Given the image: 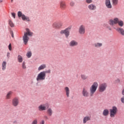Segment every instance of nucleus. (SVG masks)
I'll list each match as a JSON object with an SVG mask.
<instances>
[{
    "mask_svg": "<svg viewBox=\"0 0 124 124\" xmlns=\"http://www.w3.org/2000/svg\"><path fill=\"white\" fill-rule=\"evenodd\" d=\"M12 105L14 107H17V105H19V99L17 97L14 98L12 100Z\"/></svg>",
    "mask_w": 124,
    "mask_h": 124,
    "instance_id": "obj_12",
    "label": "nucleus"
},
{
    "mask_svg": "<svg viewBox=\"0 0 124 124\" xmlns=\"http://www.w3.org/2000/svg\"><path fill=\"white\" fill-rule=\"evenodd\" d=\"M14 124H17V122L16 121H14Z\"/></svg>",
    "mask_w": 124,
    "mask_h": 124,
    "instance_id": "obj_45",
    "label": "nucleus"
},
{
    "mask_svg": "<svg viewBox=\"0 0 124 124\" xmlns=\"http://www.w3.org/2000/svg\"><path fill=\"white\" fill-rule=\"evenodd\" d=\"M105 4L108 8H111L112 7L110 0H106Z\"/></svg>",
    "mask_w": 124,
    "mask_h": 124,
    "instance_id": "obj_18",
    "label": "nucleus"
},
{
    "mask_svg": "<svg viewBox=\"0 0 124 124\" xmlns=\"http://www.w3.org/2000/svg\"><path fill=\"white\" fill-rule=\"evenodd\" d=\"M0 2H2V1H0Z\"/></svg>",
    "mask_w": 124,
    "mask_h": 124,
    "instance_id": "obj_49",
    "label": "nucleus"
},
{
    "mask_svg": "<svg viewBox=\"0 0 124 124\" xmlns=\"http://www.w3.org/2000/svg\"><path fill=\"white\" fill-rule=\"evenodd\" d=\"M52 27L54 29H61L62 27V23H58L57 22H54L52 24Z\"/></svg>",
    "mask_w": 124,
    "mask_h": 124,
    "instance_id": "obj_10",
    "label": "nucleus"
},
{
    "mask_svg": "<svg viewBox=\"0 0 124 124\" xmlns=\"http://www.w3.org/2000/svg\"><path fill=\"white\" fill-rule=\"evenodd\" d=\"M48 107H49L48 104H42L38 107V109L40 111H45Z\"/></svg>",
    "mask_w": 124,
    "mask_h": 124,
    "instance_id": "obj_9",
    "label": "nucleus"
},
{
    "mask_svg": "<svg viewBox=\"0 0 124 124\" xmlns=\"http://www.w3.org/2000/svg\"><path fill=\"white\" fill-rule=\"evenodd\" d=\"M82 94L84 97H89L90 96V93H89V90L88 88L84 87L82 89Z\"/></svg>",
    "mask_w": 124,
    "mask_h": 124,
    "instance_id": "obj_7",
    "label": "nucleus"
},
{
    "mask_svg": "<svg viewBox=\"0 0 124 124\" xmlns=\"http://www.w3.org/2000/svg\"><path fill=\"white\" fill-rule=\"evenodd\" d=\"M118 82H120V79H117Z\"/></svg>",
    "mask_w": 124,
    "mask_h": 124,
    "instance_id": "obj_47",
    "label": "nucleus"
},
{
    "mask_svg": "<svg viewBox=\"0 0 124 124\" xmlns=\"http://www.w3.org/2000/svg\"><path fill=\"white\" fill-rule=\"evenodd\" d=\"M70 4L71 6H74V4H75V3H74V2L72 1L70 2Z\"/></svg>",
    "mask_w": 124,
    "mask_h": 124,
    "instance_id": "obj_40",
    "label": "nucleus"
},
{
    "mask_svg": "<svg viewBox=\"0 0 124 124\" xmlns=\"http://www.w3.org/2000/svg\"><path fill=\"white\" fill-rule=\"evenodd\" d=\"M117 31L120 33V34H121V35H123L124 36V30L123 28H118L116 29Z\"/></svg>",
    "mask_w": 124,
    "mask_h": 124,
    "instance_id": "obj_17",
    "label": "nucleus"
},
{
    "mask_svg": "<svg viewBox=\"0 0 124 124\" xmlns=\"http://www.w3.org/2000/svg\"><path fill=\"white\" fill-rule=\"evenodd\" d=\"M9 25L10 26V27H11L12 28L14 27V24L13 23L12 21L9 20Z\"/></svg>",
    "mask_w": 124,
    "mask_h": 124,
    "instance_id": "obj_32",
    "label": "nucleus"
},
{
    "mask_svg": "<svg viewBox=\"0 0 124 124\" xmlns=\"http://www.w3.org/2000/svg\"><path fill=\"white\" fill-rule=\"evenodd\" d=\"M102 46V43H96L93 44V46L96 47V48H99V47H101Z\"/></svg>",
    "mask_w": 124,
    "mask_h": 124,
    "instance_id": "obj_24",
    "label": "nucleus"
},
{
    "mask_svg": "<svg viewBox=\"0 0 124 124\" xmlns=\"http://www.w3.org/2000/svg\"><path fill=\"white\" fill-rule=\"evenodd\" d=\"M60 7L62 10H64L66 8V4L64 1L61 0L60 2Z\"/></svg>",
    "mask_w": 124,
    "mask_h": 124,
    "instance_id": "obj_13",
    "label": "nucleus"
},
{
    "mask_svg": "<svg viewBox=\"0 0 124 124\" xmlns=\"http://www.w3.org/2000/svg\"><path fill=\"white\" fill-rule=\"evenodd\" d=\"M70 28H68L65 29L64 30H62L60 31L61 34H65L66 38L69 36V34L70 33Z\"/></svg>",
    "mask_w": 124,
    "mask_h": 124,
    "instance_id": "obj_6",
    "label": "nucleus"
},
{
    "mask_svg": "<svg viewBox=\"0 0 124 124\" xmlns=\"http://www.w3.org/2000/svg\"><path fill=\"white\" fill-rule=\"evenodd\" d=\"M12 15L13 17L14 18V19H15V16H16V14L14 13H12Z\"/></svg>",
    "mask_w": 124,
    "mask_h": 124,
    "instance_id": "obj_41",
    "label": "nucleus"
},
{
    "mask_svg": "<svg viewBox=\"0 0 124 124\" xmlns=\"http://www.w3.org/2000/svg\"><path fill=\"white\" fill-rule=\"evenodd\" d=\"M38 123V121L37 119H34L31 123V124H37Z\"/></svg>",
    "mask_w": 124,
    "mask_h": 124,
    "instance_id": "obj_34",
    "label": "nucleus"
},
{
    "mask_svg": "<svg viewBox=\"0 0 124 124\" xmlns=\"http://www.w3.org/2000/svg\"><path fill=\"white\" fill-rule=\"evenodd\" d=\"M107 88V83H101L99 86V92L100 93H103V92H105Z\"/></svg>",
    "mask_w": 124,
    "mask_h": 124,
    "instance_id": "obj_5",
    "label": "nucleus"
},
{
    "mask_svg": "<svg viewBox=\"0 0 124 124\" xmlns=\"http://www.w3.org/2000/svg\"><path fill=\"white\" fill-rule=\"evenodd\" d=\"M11 34L12 37H14V34H13V32H11Z\"/></svg>",
    "mask_w": 124,
    "mask_h": 124,
    "instance_id": "obj_43",
    "label": "nucleus"
},
{
    "mask_svg": "<svg viewBox=\"0 0 124 124\" xmlns=\"http://www.w3.org/2000/svg\"><path fill=\"white\" fill-rule=\"evenodd\" d=\"M109 31H111V28H109Z\"/></svg>",
    "mask_w": 124,
    "mask_h": 124,
    "instance_id": "obj_48",
    "label": "nucleus"
},
{
    "mask_svg": "<svg viewBox=\"0 0 124 124\" xmlns=\"http://www.w3.org/2000/svg\"><path fill=\"white\" fill-rule=\"evenodd\" d=\"M88 121H91V116H86L83 118V124H86Z\"/></svg>",
    "mask_w": 124,
    "mask_h": 124,
    "instance_id": "obj_20",
    "label": "nucleus"
},
{
    "mask_svg": "<svg viewBox=\"0 0 124 124\" xmlns=\"http://www.w3.org/2000/svg\"><path fill=\"white\" fill-rule=\"evenodd\" d=\"M44 118L45 119H46V120H48V117H47V116H45Z\"/></svg>",
    "mask_w": 124,
    "mask_h": 124,
    "instance_id": "obj_44",
    "label": "nucleus"
},
{
    "mask_svg": "<svg viewBox=\"0 0 124 124\" xmlns=\"http://www.w3.org/2000/svg\"><path fill=\"white\" fill-rule=\"evenodd\" d=\"M45 68H46V64H43L41 65L38 68V71H40V70H43Z\"/></svg>",
    "mask_w": 124,
    "mask_h": 124,
    "instance_id": "obj_21",
    "label": "nucleus"
},
{
    "mask_svg": "<svg viewBox=\"0 0 124 124\" xmlns=\"http://www.w3.org/2000/svg\"><path fill=\"white\" fill-rule=\"evenodd\" d=\"M10 56V53L8 52L7 53V58H9Z\"/></svg>",
    "mask_w": 124,
    "mask_h": 124,
    "instance_id": "obj_42",
    "label": "nucleus"
},
{
    "mask_svg": "<svg viewBox=\"0 0 124 124\" xmlns=\"http://www.w3.org/2000/svg\"><path fill=\"white\" fill-rule=\"evenodd\" d=\"M26 56L29 58H31V51L28 52L27 53Z\"/></svg>",
    "mask_w": 124,
    "mask_h": 124,
    "instance_id": "obj_31",
    "label": "nucleus"
},
{
    "mask_svg": "<svg viewBox=\"0 0 124 124\" xmlns=\"http://www.w3.org/2000/svg\"><path fill=\"white\" fill-rule=\"evenodd\" d=\"M11 94H12V92L10 91L9 93H8L6 96V99H10V98L11 97Z\"/></svg>",
    "mask_w": 124,
    "mask_h": 124,
    "instance_id": "obj_25",
    "label": "nucleus"
},
{
    "mask_svg": "<svg viewBox=\"0 0 124 124\" xmlns=\"http://www.w3.org/2000/svg\"><path fill=\"white\" fill-rule=\"evenodd\" d=\"M47 112L48 116H52L53 115V110L51 108H49L47 109Z\"/></svg>",
    "mask_w": 124,
    "mask_h": 124,
    "instance_id": "obj_23",
    "label": "nucleus"
},
{
    "mask_svg": "<svg viewBox=\"0 0 124 124\" xmlns=\"http://www.w3.org/2000/svg\"><path fill=\"white\" fill-rule=\"evenodd\" d=\"M17 60L19 62H23V57L21 56V55H18L17 57Z\"/></svg>",
    "mask_w": 124,
    "mask_h": 124,
    "instance_id": "obj_28",
    "label": "nucleus"
},
{
    "mask_svg": "<svg viewBox=\"0 0 124 124\" xmlns=\"http://www.w3.org/2000/svg\"><path fill=\"white\" fill-rule=\"evenodd\" d=\"M113 5H117L118 4V0H112Z\"/></svg>",
    "mask_w": 124,
    "mask_h": 124,
    "instance_id": "obj_33",
    "label": "nucleus"
},
{
    "mask_svg": "<svg viewBox=\"0 0 124 124\" xmlns=\"http://www.w3.org/2000/svg\"><path fill=\"white\" fill-rule=\"evenodd\" d=\"M45 124V121L44 120H42L40 122V124Z\"/></svg>",
    "mask_w": 124,
    "mask_h": 124,
    "instance_id": "obj_39",
    "label": "nucleus"
},
{
    "mask_svg": "<svg viewBox=\"0 0 124 124\" xmlns=\"http://www.w3.org/2000/svg\"><path fill=\"white\" fill-rule=\"evenodd\" d=\"M46 79V74L45 72H41L39 73L36 78V80L37 82H40L41 81H44Z\"/></svg>",
    "mask_w": 124,
    "mask_h": 124,
    "instance_id": "obj_3",
    "label": "nucleus"
},
{
    "mask_svg": "<svg viewBox=\"0 0 124 124\" xmlns=\"http://www.w3.org/2000/svg\"><path fill=\"white\" fill-rule=\"evenodd\" d=\"M88 8L90 10H95V9H96V6L93 4H91L88 5Z\"/></svg>",
    "mask_w": 124,
    "mask_h": 124,
    "instance_id": "obj_19",
    "label": "nucleus"
},
{
    "mask_svg": "<svg viewBox=\"0 0 124 124\" xmlns=\"http://www.w3.org/2000/svg\"><path fill=\"white\" fill-rule=\"evenodd\" d=\"M85 32H86V27L84 25H81L79 28V33L85 34Z\"/></svg>",
    "mask_w": 124,
    "mask_h": 124,
    "instance_id": "obj_11",
    "label": "nucleus"
},
{
    "mask_svg": "<svg viewBox=\"0 0 124 124\" xmlns=\"http://www.w3.org/2000/svg\"><path fill=\"white\" fill-rule=\"evenodd\" d=\"M118 25L120 27H124V21L122 20H119L118 21Z\"/></svg>",
    "mask_w": 124,
    "mask_h": 124,
    "instance_id": "obj_29",
    "label": "nucleus"
},
{
    "mask_svg": "<svg viewBox=\"0 0 124 124\" xmlns=\"http://www.w3.org/2000/svg\"><path fill=\"white\" fill-rule=\"evenodd\" d=\"M22 68L23 69H26L27 66L26 65V62H23L22 63Z\"/></svg>",
    "mask_w": 124,
    "mask_h": 124,
    "instance_id": "obj_30",
    "label": "nucleus"
},
{
    "mask_svg": "<svg viewBox=\"0 0 124 124\" xmlns=\"http://www.w3.org/2000/svg\"><path fill=\"white\" fill-rule=\"evenodd\" d=\"M119 18H115L113 20L110 19L109 20V24L110 25H114L116 24H118L119 23Z\"/></svg>",
    "mask_w": 124,
    "mask_h": 124,
    "instance_id": "obj_15",
    "label": "nucleus"
},
{
    "mask_svg": "<svg viewBox=\"0 0 124 124\" xmlns=\"http://www.w3.org/2000/svg\"><path fill=\"white\" fill-rule=\"evenodd\" d=\"M69 46L70 47H75L76 46H78V42L76 40H72L69 43Z\"/></svg>",
    "mask_w": 124,
    "mask_h": 124,
    "instance_id": "obj_14",
    "label": "nucleus"
},
{
    "mask_svg": "<svg viewBox=\"0 0 124 124\" xmlns=\"http://www.w3.org/2000/svg\"><path fill=\"white\" fill-rule=\"evenodd\" d=\"M11 2H13V0H11Z\"/></svg>",
    "mask_w": 124,
    "mask_h": 124,
    "instance_id": "obj_46",
    "label": "nucleus"
},
{
    "mask_svg": "<svg viewBox=\"0 0 124 124\" xmlns=\"http://www.w3.org/2000/svg\"><path fill=\"white\" fill-rule=\"evenodd\" d=\"M121 101L122 103H124V96L121 97Z\"/></svg>",
    "mask_w": 124,
    "mask_h": 124,
    "instance_id": "obj_38",
    "label": "nucleus"
},
{
    "mask_svg": "<svg viewBox=\"0 0 124 124\" xmlns=\"http://www.w3.org/2000/svg\"><path fill=\"white\" fill-rule=\"evenodd\" d=\"M43 72H45V74L46 75V73H51V70H47V71H43Z\"/></svg>",
    "mask_w": 124,
    "mask_h": 124,
    "instance_id": "obj_36",
    "label": "nucleus"
},
{
    "mask_svg": "<svg viewBox=\"0 0 124 124\" xmlns=\"http://www.w3.org/2000/svg\"><path fill=\"white\" fill-rule=\"evenodd\" d=\"M97 87H98V83L97 82H94L90 87V96H93L94 93H95V92H96V90H97Z\"/></svg>",
    "mask_w": 124,
    "mask_h": 124,
    "instance_id": "obj_2",
    "label": "nucleus"
},
{
    "mask_svg": "<svg viewBox=\"0 0 124 124\" xmlns=\"http://www.w3.org/2000/svg\"><path fill=\"white\" fill-rule=\"evenodd\" d=\"M81 78L82 80H87V79H88V76L85 74H82L81 75Z\"/></svg>",
    "mask_w": 124,
    "mask_h": 124,
    "instance_id": "obj_27",
    "label": "nucleus"
},
{
    "mask_svg": "<svg viewBox=\"0 0 124 124\" xmlns=\"http://www.w3.org/2000/svg\"><path fill=\"white\" fill-rule=\"evenodd\" d=\"M17 15L18 17H21L23 21L26 20V21H28V22H30V18L29 17H26V16H25V15H22V12L21 11L18 12Z\"/></svg>",
    "mask_w": 124,
    "mask_h": 124,
    "instance_id": "obj_8",
    "label": "nucleus"
},
{
    "mask_svg": "<svg viewBox=\"0 0 124 124\" xmlns=\"http://www.w3.org/2000/svg\"><path fill=\"white\" fill-rule=\"evenodd\" d=\"M6 62H3L2 63V70H5L6 69Z\"/></svg>",
    "mask_w": 124,
    "mask_h": 124,
    "instance_id": "obj_26",
    "label": "nucleus"
},
{
    "mask_svg": "<svg viewBox=\"0 0 124 124\" xmlns=\"http://www.w3.org/2000/svg\"><path fill=\"white\" fill-rule=\"evenodd\" d=\"M8 48H9V51H12V46H11V44H10L9 45Z\"/></svg>",
    "mask_w": 124,
    "mask_h": 124,
    "instance_id": "obj_35",
    "label": "nucleus"
},
{
    "mask_svg": "<svg viewBox=\"0 0 124 124\" xmlns=\"http://www.w3.org/2000/svg\"><path fill=\"white\" fill-rule=\"evenodd\" d=\"M103 115L105 117L109 115V110H108V109H104L103 111Z\"/></svg>",
    "mask_w": 124,
    "mask_h": 124,
    "instance_id": "obj_22",
    "label": "nucleus"
},
{
    "mask_svg": "<svg viewBox=\"0 0 124 124\" xmlns=\"http://www.w3.org/2000/svg\"><path fill=\"white\" fill-rule=\"evenodd\" d=\"M64 92L66 93L67 97H69L70 95V90L69 89V88H68V87H65L64 88Z\"/></svg>",
    "mask_w": 124,
    "mask_h": 124,
    "instance_id": "obj_16",
    "label": "nucleus"
},
{
    "mask_svg": "<svg viewBox=\"0 0 124 124\" xmlns=\"http://www.w3.org/2000/svg\"><path fill=\"white\" fill-rule=\"evenodd\" d=\"M86 2H87V3H92V2H93V0H86Z\"/></svg>",
    "mask_w": 124,
    "mask_h": 124,
    "instance_id": "obj_37",
    "label": "nucleus"
},
{
    "mask_svg": "<svg viewBox=\"0 0 124 124\" xmlns=\"http://www.w3.org/2000/svg\"><path fill=\"white\" fill-rule=\"evenodd\" d=\"M117 113H118V108L116 106L112 107V108L109 109V114L111 118H115Z\"/></svg>",
    "mask_w": 124,
    "mask_h": 124,
    "instance_id": "obj_4",
    "label": "nucleus"
},
{
    "mask_svg": "<svg viewBox=\"0 0 124 124\" xmlns=\"http://www.w3.org/2000/svg\"><path fill=\"white\" fill-rule=\"evenodd\" d=\"M26 32L24 33V35L23 36V40L25 45H27V44L28 43L29 40L30 39L29 36H32V32H31V31H30V29H26Z\"/></svg>",
    "mask_w": 124,
    "mask_h": 124,
    "instance_id": "obj_1",
    "label": "nucleus"
}]
</instances>
